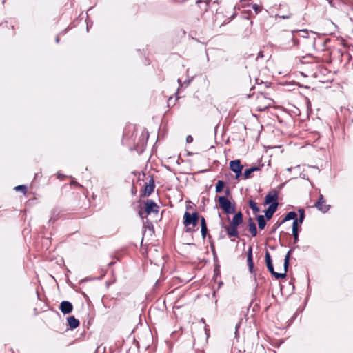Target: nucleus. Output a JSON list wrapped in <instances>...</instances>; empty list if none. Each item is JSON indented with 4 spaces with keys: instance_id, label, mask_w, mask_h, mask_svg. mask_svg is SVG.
<instances>
[{
    "instance_id": "nucleus-1",
    "label": "nucleus",
    "mask_w": 353,
    "mask_h": 353,
    "mask_svg": "<svg viewBox=\"0 0 353 353\" xmlns=\"http://www.w3.org/2000/svg\"><path fill=\"white\" fill-rule=\"evenodd\" d=\"M291 252H292L291 250H289L285 256L284 264H283L284 272L283 273H278V272H275L274 270L270 254L268 251H266L265 255V261L267 268L269 270V272L272 275H274L275 276L276 279H283L286 276V272L288 271V265H289V260H290Z\"/></svg>"
},
{
    "instance_id": "nucleus-2",
    "label": "nucleus",
    "mask_w": 353,
    "mask_h": 353,
    "mask_svg": "<svg viewBox=\"0 0 353 353\" xmlns=\"http://www.w3.org/2000/svg\"><path fill=\"white\" fill-rule=\"evenodd\" d=\"M243 223V214L239 212L233 216L229 225L223 226L227 234L231 237H238L239 232L237 228Z\"/></svg>"
},
{
    "instance_id": "nucleus-3",
    "label": "nucleus",
    "mask_w": 353,
    "mask_h": 353,
    "mask_svg": "<svg viewBox=\"0 0 353 353\" xmlns=\"http://www.w3.org/2000/svg\"><path fill=\"white\" fill-rule=\"evenodd\" d=\"M199 214L197 212H194L193 213H190L188 212H185L183 214V225L186 228L185 232L188 233H191L194 231L193 228L190 227V225H192L193 227L196 226L198 224V221L199 220Z\"/></svg>"
},
{
    "instance_id": "nucleus-4",
    "label": "nucleus",
    "mask_w": 353,
    "mask_h": 353,
    "mask_svg": "<svg viewBox=\"0 0 353 353\" xmlns=\"http://www.w3.org/2000/svg\"><path fill=\"white\" fill-rule=\"evenodd\" d=\"M220 208L228 214H234L236 212L234 204H232L228 199L221 196L219 197Z\"/></svg>"
},
{
    "instance_id": "nucleus-5",
    "label": "nucleus",
    "mask_w": 353,
    "mask_h": 353,
    "mask_svg": "<svg viewBox=\"0 0 353 353\" xmlns=\"http://www.w3.org/2000/svg\"><path fill=\"white\" fill-rule=\"evenodd\" d=\"M257 103L258 110L259 111H263L268 108L272 106L274 103V101L272 99L267 97L264 94L260 93L257 96Z\"/></svg>"
},
{
    "instance_id": "nucleus-6",
    "label": "nucleus",
    "mask_w": 353,
    "mask_h": 353,
    "mask_svg": "<svg viewBox=\"0 0 353 353\" xmlns=\"http://www.w3.org/2000/svg\"><path fill=\"white\" fill-rule=\"evenodd\" d=\"M144 203L145 212L147 214H158L159 206L153 200L148 199Z\"/></svg>"
},
{
    "instance_id": "nucleus-7",
    "label": "nucleus",
    "mask_w": 353,
    "mask_h": 353,
    "mask_svg": "<svg viewBox=\"0 0 353 353\" xmlns=\"http://www.w3.org/2000/svg\"><path fill=\"white\" fill-rule=\"evenodd\" d=\"M230 170L236 174V178L238 179L242 175L243 165L240 160H233L230 162Z\"/></svg>"
},
{
    "instance_id": "nucleus-8",
    "label": "nucleus",
    "mask_w": 353,
    "mask_h": 353,
    "mask_svg": "<svg viewBox=\"0 0 353 353\" xmlns=\"http://www.w3.org/2000/svg\"><path fill=\"white\" fill-rule=\"evenodd\" d=\"M279 192L274 189L271 190L268 192L265 197V203L271 205L274 203H278Z\"/></svg>"
},
{
    "instance_id": "nucleus-9",
    "label": "nucleus",
    "mask_w": 353,
    "mask_h": 353,
    "mask_svg": "<svg viewBox=\"0 0 353 353\" xmlns=\"http://www.w3.org/2000/svg\"><path fill=\"white\" fill-rule=\"evenodd\" d=\"M59 308L63 314H68L72 312L73 306L70 301H63L61 303Z\"/></svg>"
},
{
    "instance_id": "nucleus-10",
    "label": "nucleus",
    "mask_w": 353,
    "mask_h": 353,
    "mask_svg": "<svg viewBox=\"0 0 353 353\" xmlns=\"http://www.w3.org/2000/svg\"><path fill=\"white\" fill-rule=\"evenodd\" d=\"M154 181L153 178L151 177L149 181V183L145 184V186L144 188V192L142 196H149L154 192Z\"/></svg>"
},
{
    "instance_id": "nucleus-11",
    "label": "nucleus",
    "mask_w": 353,
    "mask_h": 353,
    "mask_svg": "<svg viewBox=\"0 0 353 353\" xmlns=\"http://www.w3.org/2000/svg\"><path fill=\"white\" fill-rule=\"evenodd\" d=\"M314 206L319 210L325 212L329 210L330 206L325 204V200L323 195H320L319 200L315 203Z\"/></svg>"
},
{
    "instance_id": "nucleus-12",
    "label": "nucleus",
    "mask_w": 353,
    "mask_h": 353,
    "mask_svg": "<svg viewBox=\"0 0 353 353\" xmlns=\"http://www.w3.org/2000/svg\"><path fill=\"white\" fill-rule=\"evenodd\" d=\"M279 203H274L269 205V207L265 211V216L267 219H270L274 213L276 211Z\"/></svg>"
},
{
    "instance_id": "nucleus-13",
    "label": "nucleus",
    "mask_w": 353,
    "mask_h": 353,
    "mask_svg": "<svg viewBox=\"0 0 353 353\" xmlns=\"http://www.w3.org/2000/svg\"><path fill=\"white\" fill-rule=\"evenodd\" d=\"M247 262L250 272L252 273L254 270V262L252 259V248L250 247L248 251Z\"/></svg>"
},
{
    "instance_id": "nucleus-14",
    "label": "nucleus",
    "mask_w": 353,
    "mask_h": 353,
    "mask_svg": "<svg viewBox=\"0 0 353 353\" xmlns=\"http://www.w3.org/2000/svg\"><path fill=\"white\" fill-rule=\"evenodd\" d=\"M248 227L249 231L250 232L252 236H256L257 234V229L252 218H249L248 219Z\"/></svg>"
},
{
    "instance_id": "nucleus-15",
    "label": "nucleus",
    "mask_w": 353,
    "mask_h": 353,
    "mask_svg": "<svg viewBox=\"0 0 353 353\" xmlns=\"http://www.w3.org/2000/svg\"><path fill=\"white\" fill-rule=\"evenodd\" d=\"M67 321L68 325L72 330L77 328L79 325V321L73 316L68 317Z\"/></svg>"
},
{
    "instance_id": "nucleus-16",
    "label": "nucleus",
    "mask_w": 353,
    "mask_h": 353,
    "mask_svg": "<svg viewBox=\"0 0 353 353\" xmlns=\"http://www.w3.org/2000/svg\"><path fill=\"white\" fill-rule=\"evenodd\" d=\"M296 216H297V214H296V213L294 211L289 212L285 215L284 219L282 220V222H285V221H290V220H294V221L295 219H297Z\"/></svg>"
},
{
    "instance_id": "nucleus-17",
    "label": "nucleus",
    "mask_w": 353,
    "mask_h": 353,
    "mask_svg": "<svg viewBox=\"0 0 353 353\" xmlns=\"http://www.w3.org/2000/svg\"><path fill=\"white\" fill-rule=\"evenodd\" d=\"M256 219L258 221L259 228L260 230L264 229L266 225V221L264 216L263 215H258Z\"/></svg>"
},
{
    "instance_id": "nucleus-18",
    "label": "nucleus",
    "mask_w": 353,
    "mask_h": 353,
    "mask_svg": "<svg viewBox=\"0 0 353 353\" xmlns=\"http://www.w3.org/2000/svg\"><path fill=\"white\" fill-rule=\"evenodd\" d=\"M250 208L253 210L254 213L259 212V208L257 206L256 202L253 200H250L249 202Z\"/></svg>"
},
{
    "instance_id": "nucleus-19",
    "label": "nucleus",
    "mask_w": 353,
    "mask_h": 353,
    "mask_svg": "<svg viewBox=\"0 0 353 353\" xmlns=\"http://www.w3.org/2000/svg\"><path fill=\"white\" fill-rule=\"evenodd\" d=\"M225 183L223 181L219 180L217 181V183L216 185V192H222L223 188H224Z\"/></svg>"
},
{
    "instance_id": "nucleus-20",
    "label": "nucleus",
    "mask_w": 353,
    "mask_h": 353,
    "mask_svg": "<svg viewBox=\"0 0 353 353\" xmlns=\"http://www.w3.org/2000/svg\"><path fill=\"white\" fill-rule=\"evenodd\" d=\"M288 39L291 40L292 42V46H297L298 45V41L294 38V34L292 32L291 33H288L287 34V37H286Z\"/></svg>"
},
{
    "instance_id": "nucleus-21",
    "label": "nucleus",
    "mask_w": 353,
    "mask_h": 353,
    "mask_svg": "<svg viewBox=\"0 0 353 353\" xmlns=\"http://www.w3.org/2000/svg\"><path fill=\"white\" fill-rule=\"evenodd\" d=\"M299 218L298 219V221L300 223H301L303 221L304 217H305V211L303 209H299Z\"/></svg>"
},
{
    "instance_id": "nucleus-22",
    "label": "nucleus",
    "mask_w": 353,
    "mask_h": 353,
    "mask_svg": "<svg viewBox=\"0 0 353 353\" xmlns=\"http://www.w3.org/2000/svg\"><path fill=\"white\" fill-rule=\"evenodd\" d=\"M298 219H295L292 223V232H299L298 229Z\"/></svg>"
},
{
    "instance_id": "nucleus-23",
    "label": "nucleus",
    "mask_w": 353,
    "mask_h": 353,
    "mask_svg": "<svg viewBox=\"0 0 353 353\" xmlns=\"http://www.w3.org/2000/svg\"><path fill=\"white\" fill-rule=\"evenodd\" d=\"M253 172L252 170H250V168H248V169H246L244 170V172H243V176L245 179H249L250 177V175Z\"/></svg>"
},
{
    "instance_id": "nucleus-24",
    "label": "nucleus",
    "mask_w": 353,
    "mask_h": 353,
    "mask_svg": "<svg viewBox=\"0 0 353 353\" xmlns=\"http://www.w3.org/2000/svg\"><path fill=\"white\" fill-rule=\"evenodd\" d=\"M291 16H292L291 13H288V14H277L276 15V18L287 19H290L291 17Z\"/></svg>"
},
{
    "instance_id": "nucleus-25",
    "label": "nucleus",
    "mask_w": 353,
    "mask_h": 353,
    "mask_svg": "<svg viewBox=\"0 0 353 353\" xmlns=\"http://www.w3.org/2000/svg\"><path fill=\"white\" fill-rule=\"evenodd\" d=\"M16 190H20L23 193H26L27 192V187L24 185H20L17 187H15Z\"/></svg>"
},
{
    "instance_id": "nucleus-26",
    "label": "nucleus",
    "mask_w": 353,
    "mask_h": 353,
    "mask_svg": "<svg viewBox=\"0 0 353 353\" xmlns=\"http://www.w3.org/2000/svg\"><path fill=\"white\" fill-rule=\"evenodd\" d=\"M284 222H282V221L281 222H276L272 227V231H271V233H274L276 232V230L278 229V228L281 225L283 224Z\"/></svg>"
},
{
    "instance_id": "nucleus-27",
    "label": "nucleus",
    "mask_w": 353,
    "mask_h": 353,
    "mask_svg": "<svg viewBox=\"0 0 353 353\" xmlns=\"http://www.w3.org/2000/svg\"><path fill=\"white\" fill-rule=\"evenodd\" d=\"M201 235H202L203 239H205L206 237V235H207L208 228L207 227H205V228L203 227L201 229Z\"/></svg>"
},
{
    "instance_id": "nucleus-28",
    "label": "nucleus",
    "mask_w": 353,
    "mask_h": 353,
    "mask_svg": "<svg viewBox=\"0 0 353 353\" xmlns=\"http://www.w3.org/2000/svg\"><path fill=\"white\" fill-rule=\"evenodd\" d=\"M199 219L201 221V228H202L203 227H204V228L207 227V223H206L205 218L203 216H201L199 218Z\"/></svg>"
},
{
    "instance_id": "nucleus-29",
    "label": "nucleus",
    "mask_w": 353,
    "mask_h": 353,
    "mask_svg": "<svg viewBox=\"0 0 353 353\" xmlns=\"http://www.w3.org/2000/svg\"><path fill=\"white\" fill-rule=\"evenodd\" d=\"M236 12H234L232 15L231 17H230L229 18H228L223 23H229L230 21H232L233 19H234V17H236Z\"/></svg>"
},
{
    "instance_id": "nucleus-30",
    "label": "nucleus",
    "mask_w": 353,
    "mask_h": 353,
    "mask_svg": "<svg viewBox=\"0 0 353 353\" xmlns=\"http://www.w3.org/2000/svg\"><path fill=\"white\" fill-rule=\"evenodd\" d=\"M292 235L294 237V243H296L299 240V232H292Z\"/></svg>"
},
{
    "instance_id": "nucleus-31",
    "label": "nucleus",
    "mask_w": 353,
    "mask_h": 353,
    "mask_svg": "<svg viewBox=\"0 0 353 353\" xmlns=\"http://www.w3.org/2000/svg\"><path fill=\"white\" fill-rule=\"evenodd\" d=\"M192 141H193V138H192V136L188 135V136L186 137V142H187L188 143H192Z\"/></svg>"
},
{
    "instance_id": "nucleus-32",
    "label": "nucleus",
    "mask_w": 353,
    "mask_h": 353,
    "mask_svg": "<svg viewBox=\"0 0 353 353\" xmlns=\"http://www.w3.org/2000/svg\"><path fill=\"white\" fill-rule=\"evenodd\" d=\"M260 170V166H253L250 168V170H252L253 172L255 171H258Z\"/></svg>"
},
{
    "instance_id": "nucleus-33",
    "label": "nucleus",
    "mask_w": 353,
    "mask_h": 353,
    "mask_svg": "<svg viewBox=\"0 0 353 353\" xmlns=\"http://www.w3.org/2000/svg\"><path fill=\"white\" fill-rule=\"evenodd\" d=\"M252 8H253L255 11H256V12H258V11H259V10H261V9L259 8V6H257L256 4H254V5L252 6Z\"/></svg>"
},
{
    "instance_id": "nucleus-34",
    "label": "nucleus",
    "mask_w": 353,
    "mask_h": 353,
    "mask_svg": "<svg viewBox=\"0 0 353 353\" xmlns=\"http://www.w3.org/2000/svg\"><path fill=\"white\" fill-rule=\"evenodd\" d=\"M225 194L227 195H228L230 194V190L228 188L225 190Z\"/></svg>"
},
{
    "instance_id": "nucleus-35",
    "label": "nucleus",
    "mask_w": 353,
    "mask_h": 353,
    "mask_svg": "<svg viewBox=\"0 0 353 353\" xmlns=\"http://www.w3.org/2000/svg\"><path fill=\"white\" fill-rule=\"evenodd\" d=\"M55 41H56L57 43H59V37H57Z\"/></svg>"
},
{
    "instance_id": "nucleus-36",
    "label": "nucleus",
    "mask_w": 353,
    "mask_h": 353,
    "mask_svg": "<svg viewBox=\"0 0 353 353\" xmlns=\"http://www.w3.org/2000/svg\"><path fill=\"white\" fill-rule=\"evenodd\" d=\"M139 216H141L142 218H143V212H141V211L139 212Z\"/></svg>"
},
{
    "instance_id": "nucleus-37",
    "label": "nucleus",
    "mask_w": 353,
    "mask_h": 353,
    "mask_svg": "<svg viewBox=\"0 0 353 353\" xmlns=\"http://www.w3.org/2000/svg\"><path fill=\"white\" fill-rule=\"evenodd\" d=\"M178 83H179L180 85H181V81L180 79H178Z\"/></svg>"
},
{
    "instance_id": "nucleus-38",
    "label": "nucleus",
    "mask_w": 353,
    "mask_h": 353,
    "mask_svg": "<svg viewBox=\"0 0 353 353\" xmlns=\"http://www.w3.org/2000/svg\"><path fill=\"white\" fill-rule=\"evenodd\" d=\"M72 183H73V185H79V184H78L77 182H75V181H73V182H72Z\"/></svg>"
},
{
    "instance_id": "nucleus-39",
    "label": "nucleus",
    "mask_w": 353,
    "mask_h": 353,
    "mask_svg": "<svg viewBox=\"0 0 353 353\" xmlns=\"http://www.w3.org/2000/svg\"><path fill=\"white\" fill-rule=\"evenodd\" d=\"M201 321L203 322V323H205L204 319H201Z\"/></svg>"
},
{
    "instance_id": "nucleus-40",
    "label": "nucleus",
    "mask_w": 353,
    "mask_h": 353,
    "mask_svg": "<svg viewBox=\"0 0 353 353\" xmlns=\"http://www.w3.org/2000/svg\"><path fill=\"white\" fill-rule=\"evenodd\" d=\"M205 332L208 331L207 326H205Z\"/></svg>"
}]
</instances>
